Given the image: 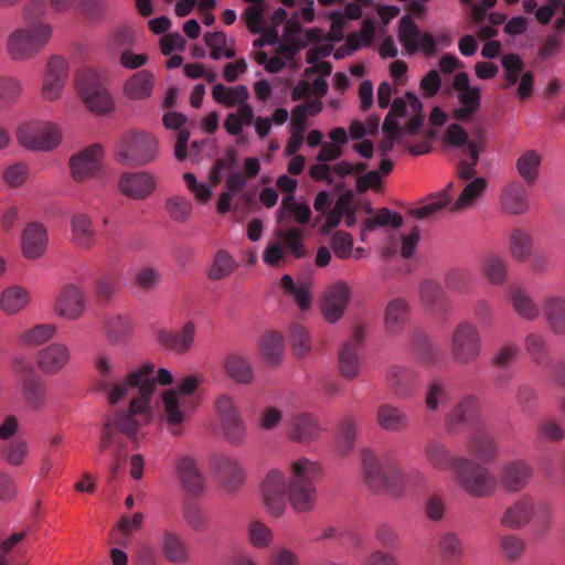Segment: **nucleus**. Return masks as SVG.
Listing matches in <instances>:
<instances>
[{
  "mask_svg": "<svg viewBox=\"0 0 565 565\" xmlns=\"http://www.w3.org/2000/svg\"><path fill=\"white\" fill-rule=\"evenodd\" d=\"M321 475L317 461L306 457L298 458L289 465V478L278 469L269 470L262 482L264 505L273 516H280L289 501L298 512H309L315 508L317 499L316 482Z\"/></svg>",
  "mask_w": 565,
  "mask_h": 565,
  "instance_id": "1",
  "label": "nucleus"
},
{
  "mask_svg": "<svg viewBox=\"0 0 565 565\" xmlns=\"http://www.w3.org/2000/svg\"><path fill=\"white\" fill-rule=\"evenodd\" d=\"M95 369L98 374L97 388L108 393L107 399L110 405H115L124 397L128 396L130 391H137V395L134 396L131 401L141 399L142 396L140 387L142 386L143 380H147L150 384H153L152 392L146 398V405L139 414L147 412L151 396L157 388V383L169 385L173 381L171 372L167 369H159L157 376L154 377L153 364L146 363L139 369L131 371L122 381L114 383L115 365L111 359L106 354H99L96 358Z\"/></svg>",
  "mask_w": 565,
  "mask_h": 565,
  "instance_id": "2",
  "label": "nucleus"
},
{
  "mask_svg": "<svg viewBox=\"0 0 565 565\" xmlns=\"http://www.w3.org/2000/svg\"><path fill=\"white\" fill-rule=\"evenodd\" d=\"M23 25L13 29L6 40V53L12 62L35 58L52 41L54 26L43 19V3L35 1L21 9Z\"/></svg>",
  "mask_w": 565,
  "mask_h": 565,
  "instance_id": "3",
  "label": "nucleus"
},
{
  "mask_svg": "<svg viewBox=\"0 0 565 565\" xmlns=\"http://www.w3.org/2000/svg\"><path fill=\"white\" fill-rule=\"evenodd\" d=\"M363 480L367 488L375 493L401 495L414 486L409 473L405 472L396 459L385 454L380 458L371 449L362 451Z\"/></svg>",
  "mask_w": 565,
  "mask_h": 565,
  "instance_id": "4",
  "label": "nucleus"
},
{
  "mask_svg": "<svg viewBox=\"0 0 565 565\" xmlns=\"http://www.w3.org/2000/svg\"><path fill=\"white\" fill-rule=\"evenodd\" d=\"M152 387L153 384H150L147 380H143L142 386L140 387L142 398L131 401L129 407L126 411L117 409L113 416H107L105 418L100 434L99 452H103L109 447L115 446L114 454L117 460H120L126 456V451L121 446L117 433H121L129 439L136 441L138 422L136 420L135 416L143 409L146 405L145 401L151 394Z\"/></svg>",
  "mask_w": 565,
  "mask_h": 565,
  "instance_id": "5",
  "label": "nucleus"
},
{
  "mask_svg": "<svg viewBox=\"0 0 565 565\" xmlns=\"http://www.w3.org/2000/svg\"><path fill=\"white\" fill-rule=\"evenodd\" d=\"M553 522V504L550 501H536L524 494L510 504L500 518V524L511 530L522 529L532 523L537 536L545 535Z\"/></svg>",
  "mask_w": 565,
  "mask_h": 565,
  "instance_id": "6",
  "label": "nucleus"
},
{
  "mask_svg": "<svg viewBox=\"0 0 565 565\" xmlns=\"http://www.w3.org/2000/svg\"><path fill=\"white\" fill-rule=\"evenodd\" d=\"M200 383V376L188 375L179 382L177 390L163 393L164 416L169 425H180L190 418L191 413L198 406V402L191 395Z\"/></svg>",
  "mask_w": 565,
  "mask_h": 565,
  "instance_id": "7",
  "label": "nucleus"
},
{
  "mask_svg": "<svg viewBox=\"0 0 565 565\" xmlns=\"http://www.w3.org/2000/svg\"><path fill=\"white\" fill-rule=\"evenodd\" d=\"M460 461L454 475L460 489L475 499L492 497L498 489V480L490 469L466 457Z\"/></svg>",
  "mask_w": 565,
  "mask_h": 565,
  "instance_id": "8",
  "label": "nucleus"
},
{
  "mask_svg": "<svg viewBox=\"0 0 565 565\" xmlns=\"http://www.w3.org/2000/svg\"><path fill=\"white\" fill-rule=\"evenodd\" d=\"M158 156L157 138L145 131H135L125 136L116 149L117 160L130 167L151 163Z\"/></svg>",
  "mask_w": 565,
  "mask_h": 565,
  "instance_id": "9",
  "label": "nucleus"
},
{
  "mask_svg": "<svg viewBox=\"0 0 565 565\" xmlns=\"http://www.w3.org/2000/svg\"><path fill=\"white\" fill-rule=\"evenodd\" d=\"M75 87L90 111L104 115L113 110L111 96L94 70L87 67L78 70L75 75Z\"/></svg>",
  "mask_w": 565,
  "mask_h": 565,
  "instance_id": "10",
  "label": "nucleus"
},
{
  "mask_svg": "<svg viewBox=\"0 0 565 565\" xmlns=\"http://www.w3.org/2000/svg\"><path fill=\"white\" fill-rule=\"evenodd\" d=\"M482 339L478 328L469 321H460L454 329L450 352L460 365L475 363L481 355Z\"/></svg>",
  "mask_w": 565,
  "mask_h": 565,
  "instance_id": "11",
  "label": "nucleus"
},
{
  "mask_svg": "<svg viewBox=\"0 0 565 565\" xmlns=\"http://www.w3.org/2000/svg\"><path fill=\"white\" fill-rule=\"evenodd\" d=\"M215 411L223 437L234 446L244 444L247 427L234 398L227 394L218 396Z\"/></svg>",
  "mask_w": 565,
  "mask_h": 565,
  "instance_id": "12",
  "label": "nucleus"
},
{
  "mask_svg": "<svg viewBox=\"0 0 565 565\" xmlns=\"http://www.w3.org/2000/svg\"><path fill=\"white\" fill-rule=\"evenodd\" d=\"M61 131L56 125L49 121H28L17 131L21 146L31 150H50L61 142Z\"/></svg>",
  "mask_w": 565,
  "mask_h": 565,
  "instance_id": "13",
  "label": "nucleus"
},
{
  "mask_svg": "<svg viewBox=\"0 0 565 565\" xmlns=\"http://www.w3.org/2000/svg\"><path fill=\"white\" fill-rule=\"evenodd\" d=\"M104 151L100 145H92L74 154L70 160L72 178L76 182H84L94 178L102 170Z\"/></svg>",
  "mask_w": 565,
  "mask_h": 565,
  "instance_id": "14",
  "label": "nucleus"
},
{
  "mask_svg": "<svg viewBox=\"0 0 565 565\" xmlns=\"http://www.w3.org/2000/svg\"><path fill=\"white\" fill-rule=\"evenodd\" d=\"M67 77L68 63L66 60L58 55H52L47 61L44 72L42 97L49 102L58 99Z\"/></svg>",
  "mask_w": 565,
  "mask_h": 565,
  "instance_id": "15",
  "label": "nucleus"
},
{
  "mask_svg": "<svg viewBox=\"0 0 565 565\" xmlns=\"http://www.w3.org/2000/svg\"><path fill=\"white\" fill-rule=\"evenodd\" d=\"M120 192L137 201L151 196L157 188V178L148 171L125 172L118 180Z\"/></svg>",
  "mask_w": 565,
  "mask_h": 565,
  "instance_id": "16",
  "label": "nucleus"
},
{
  "mask_svg": "<svg viewBox=\"0 0 565 565\" xmlns=\"http://www.w3.org/2000/svg\"><path fill=\"white\" fill-rule=\"evenodd\" d=\"M386 385L398 398L411 397L420 383L418 372L405 365H392L385 376Z\"/></svg>",
  "mask_w": 565,
  "mask_h": 565,
  "instance_id": "17",
  "label": "nucleus"
},
{
  "mask_svg": "<svg viewBox=\"0 0 565 565\" xmlns=\"http://www.w3.org/2000/svg\"><path fill=\"white\" fill-rule=\"evenodd\" d=\"M533 477V468L524 460H512L507 462L500 473L502 487L512 493L522 491Z\"/></svg>",
  "mask_w": 565,
  "mask_h": 565,
  "instance_id": "18",
  "label": "nucleus"
},
{
  "mask_svg": "<svg viewBox=\"0 0 565 565\" xmlns=\"http://www.w3.org/2000/svg\"><path fill=\"white\" fill-rule=\"evenodd\" d=\"M350 296V287L344 281H338L326 290L321 309L329 322H335L342 317Z\"/></svg>",
  "mask_w": 565,
  "mask_h": 565,
  "instance_id": "19",
  "label": "nucleus"
},
{
  "mask_svg": "<svg viewBox=\"0 0 565 565\" xmlns=\"http://www.w3.org/2000/svg\"><path fill=\"white\" fill-rule=\"evenodd\" d=\"M54 310L65 319H78L85 310L84 291L76 285H66L56 299Z\"/></svg>",
  "mask_w": 565,
  "mask_h": 565,
  "instance_id": "20",
  "label": "nucleus"
},
{
  "mask_svg": "<svg viewBox=\"0 0 565 565\" xmlns=\"http://www.w3.org/2000/svg\"><path fill=\"white\" fill-rule=\"evenodd\" d=\"M320 425L317 418L309 413H299L289 420L288 438L300 445H309L318 439Z\"/></svg>",
  "mask_w": 565,
  "mask_h": 565,
  "instance_id": "21",
  "label": "nucleus"
},
{
  "mask_svg": "<svg viewBox=\"0 0 565 565\" xmlns=\"http://www.w3.org/2000/svg\"><path fill=\"white\" fill-rule=\"evenodd\" d=\"M424 456L433 469L441 472L452 470L454 473L458 466L461 465L460 460L465 459L462 456L454 455L445 444L436 439L429 440L426 444Z\"/></svg>",
  "mask_w": 565,
  "mask_h": 565,
  "instance_id": "22",
  "label": "nucleus"
},
{
  "mask_svg": "<svg viewBox=\"0 0 565 565\" xmlns=\"http://www.w3.org/2000/svg\"><path fill=\"white\" fill-rule=\"evenodd\" d=\"M175 471L183 489L192 497H201L205 490V479L195 460L183 456L175 463Z\"/></svg>",
  "mask_w": 565,
  "mask_h": 565,
  "instance_id": "23",
  "label": "nucleus"
},
{
  "mask_svg": "<svg viewBox=\"0 0 565 565\" xmlns=\"http://www.w3.org/2000/svg\"><path fill=\"white\" fill-rule=\"evenodd\" d=\"M22 372L25 373L21 382L23 399L32 411H40L47 402L46 384L39 375L33 373L31 366L23 367Z\"/></svg>",
  "mask_w": 565,
  "mask_h": 565,
  "instance_id": "24",
  "label": "nucleus"
},
{
  "mask_svg": "<svg viewBox=\"0 0 565 565\" xmlns=\"http://www.w3.org/2000/svg\"><path fill=\"white\" fill-rule=\"evenodd\" d=\"M71 352L63 343H52L38 352L36 365L46 375H55L70 362Z\"/></svg>",
  "mask_w": 565,
  "mask_h": 565,
  "instance_id": "25",
  "label": "nucleus"
},
{
  "mask_svg": "<svg viewBox=\"0 0 565 565\" xmlns=\"http://www.w3.org/2000/svg\"><path fill=\"white\" fill-rule=\"evenodd\" d=\"M363 329L355 328L353 335L344 342L339 352V367L341 375L348 380L354 379L359 373V348L363 341Z\"/></svg>",
  "mask_w": 565,
  "mask_h": 565,
  "instance_id": "26",
  "label": "nucleus"
},
{
  "mask_svg": "<svg viewBox=\"0 0 565 565\" xmlns=\"http://www.w3.org/2000/svg\"><path fill=\"white\" fill-rule=\"evenodd\" d=\"M47 233L43 224L31 222L26 224L21 236L22 254L28 259H36L46 250Z\"/></svg>",
  "mask_w": 565,
  "mask_h": 565,
  "instance_id": "27",
  "label": "nucleus"
},
{
  "mask_svg": "<svg viewBox=\"0 0 565 565\" xmlns=\"http://www.w3.org/2000/svg\"><path fill=\"white\" fill-rule=\"evenodd\" d=\"M194 338L195 324L193 321L185 322L178 332L160 330L157 335L158 342L163 348L178 354H184L190 351L194 343Z\"/></svg>",
  "mask_w": 565,
  "mask_h": 565,
  "instance_id": "28",
  "label": "nucleus"
},
{
  "mask_svg": "<svg viewBox=\"0 0 565 565\" xmlns=\"http://www.w3.org/2000/svg\"><path fill=\"white\" fill-rule=\"evenodd\" d=\"M481 403L476 394H465L447 413L446 424L451 428L462 426L478 417Z\"/></svg>",
  "mask_w": 565,
  "mask_h": 565,
  "instance_id": "29",
  "label": "nucleus"
},
{
  "mask_svg": "<svg viewBox=\"0 0 565 565\" xmlns=\"http://www.w3.org/2000/svg\"><path fill=\"white\" fill-rule=\"evenodd\" d=\"M105 337L111 345L126 343L132 333V319L126 313H111L103 320Z\"/></svg>",
  "mask_w": 565,
  "mask_h": 565,
  "instance_id": "30",
  "label": "nucleus"
},
{
  "mask_svg": "<svg viewBox=\"0 0 565 565\" xmlns=\"http://www.w3.org/2000/svg\"><path fill=\"white\" fill-rule=\"evenodd\" d=\"M71 243L79 249H90L96 244V231L92 218L84 213H76L71 222Z\"/></svg>",
  "mask_w": 565,
  "mask_h": 565,
  "instance_id": "31",
  "label": "nucleus"
},
{
  "mask_svg": "<svg viewBox=\"0 0 565 565\" xmlns=\"http://www.w3.org/2000/svg\"><path fill=\"white\" fill-rule=\"evenodd\" d=\"M212 465L226 490L234 491L244 482L243 469L234 458L222 454L215 455Z\"/></svg>",
  "mask_w": 565,
  "mask_h": 565,
  "instance_id": "32",
  "label": "nucleus"
},
{
  "mask_svg": "<svg viewBox=\"0 0 565 565\" xmlns=\"http://www.w3.org/2000/svg\"><path fill=\"white\" fill-rule=\"evenodd\" d=\"M409 321V305L403 298L391 300L385 308L384 326L387 333L396 335L403 332Z\"/></svg>",
  "mask_w": 565,
  "mask_h": 565,
  "instance_id": "33",
  "label": "nucleus"
},
{
  "mask_svg": "<svg viewBox=\"0 0 565 565\" xmlns=\"http://www.w3.org/2000/svg\"><path fill=\"white\" fill-rule=\"evenodd\" d=\"M481 273L489 284L502 286L508 281L510 264L505 256L488 253L481 260Z\"/></svg>",
  "mask_w": 565,
  "mask_h": 565,
  "instance_id": "34",
  "label": "nucleus"
},
{
  "mask_svg": "<svg viewBox=\"0 0 565 565\" xmlns=\"http://www.w3.org/2000/svg\"><path fill=\"white\" fill-rule=\"evenodd\" d=\"M503 210L513 215L524 214L530 209L527 191L520 181L509 183L501 198Z\"/></svg>",
  "mask_w": 565,
  "mask_h": 565,
  "instance_id": "35",
  "label": "nucleus"
},
{
  "mask_svg": "<svg viewBox=\"0 0 565 565\" xmlns=\"http://www.w3.org/2000/svg\"><path fill=\"white\" fill-rule=\"evenodd\" d=\"M547 327L554 335L565 337V297L548 296L543 302Z\"/></svg>",
  "mask_w": 565,
  "mask_h": 565,
  "instance_id": "36",
  "label": "nucleus"
},
{
  "mask_svg": "<svg viewBox=\"0 0 565 565\" xmlns=\"http://www.w3.org/2000/svg\"><path fill=\"white\" fill-rule=\"evenodd\" d=\"M468 452L482 462H491L498 455V445L483 429H477L467 441Z\"/></svg>",
  "mask_w": 565,
  "mask_h": 565,
  "instance_id": "37",
  "label": "nucleus"
},
{
  "mask_svg": "<svg viewBox=\"0 0 565 565\" xmlns=\"http://www.w3.org/2000/svg\"><path fill=\"white\" fill-rule=\"evenodd\" d=\"M226 375L238 384H250L254 381V367L249 359L241 353H230L224 359Z\"/></svg>",
  "mask_w": 565,
  "mask_h": 565,
  "instance_id": "38",
  "label": "nucleus"
},
{
  "mask_svg": "<svg viewBox=\"0 0 565 565\" xmlns=\"http://www.w3.org/2000/svg\"><path fill=\"white\" fill-rule=\"evenodd\" d=\"M437 546L441 558L447 563H459L465 555L463 540L454 530H441L437 536Z\"/></svg>",
  "mask_w": 565,
  "mask_h": 565,
  "instance_id": "39",
  "label": "nucleus"
},
{
  "mask_svg": "<svg viewBox=\"0 0 565 565\" xmlns=\"http://www.w3.org/2000/svg\"><path fill=\"white\" fill-rule=\"evenodd\" d=\"M376 423L379 427L385 431L406 430L411 425L407 414L388 403L381 404L377 407Z\"/></svg>",
  "mask_w": 565,
  "mask_h": 565,
  "instance_id": "40",
  "label": "nucleus"
},
{
  "mask_svg": "<svg viewBox=\"0 0 565 565\" xmlns=\"http://www.w3.org/2000/svg\"><path fill=\"white\" fill-rule=\"evenodd\" d=\"M524 349L530 359L540 367L551 366V350L546 337L541 332H530L524 338Z\"/></svg>",
  "mask_w": 565,
  "mask_h": 565,
  "instance_id": "41",
  "label": "nucleus"
},
{
  "mask_svg": "<svg viewBox=\"0 0 565 565\" xmlns=\"http://www.w3.org/2000/svg\"><path fill=\"white\" fill-rule=\"evenodd\" d=\"M154 86L153 75L146 70L132 74L124 86L125 95L132 100L146 99L151 96Z\"/></svg>",
  "mask_w": 565,
  "mask_h": 565,
  "instance_id": "42",
  "label": "nucleus"
},
{
  "mask_svg": "<svg viewBox=\"0 0 565 565\" xmlns=\"http://www.w3.org/2000/svg\"><path fill=\"white\" fill-rule=\"evenodd\" d=\"M533 248L534 241L529 231L521 227L511 231L509 235V252L515 262H527L532 256Z\"/></svg>",
  "mask_w": 565,
  "mask_h": 565,
  "instance_id": "43",
  "label": "nucleus"
},
{
  "mask_svg": "<svg viewBox=\"0 0 565 565\" xmlns=\"http://www.w3.org/2000/svg\"><path fill=\"white\" fill-rule=\"evenodd\" d=\"M509 301L514 311L523 319L534 321L540 316V309L530 294L522 287L513 286L509 291Z\"/></svg>",
  "mask_w": 565,
  "mask_h": 565,
  "instance_id": "44",
  "label": "nucleus"
},
{
  "mask_svg": "<svg viewBox=\"0 0 565 565\" xmlns=\"http://www.w3.org/2000/svg\"><path fill=\"white\" fill-rule=\"evenodd\" d=\"M275 238L281 244L285 254H290L295 258L307 256L308 252L303 244V231L292 226L285 230H278Z\"/></svg>",
  "mask_w": 565,
  "mask_h": 565,
  "instance_id": "45",
  "label": "nucleus"
},
{
  "mask_svg": "<svg viewBox=\"0 0 565 565\" xmlns=\"http://www.w3.org/2000/svg\"><path fill=\"white\" fill-rule=\"evenodd\" d=\"M254 121V109L250 105H241L236 113H230L224 120V129L227 134L237 137V142L243 143L246 138L243 136V127Z\"/></svg>",
  "mask_w": 565,
  "mask_h": 565,
  "instance_id": "46",
  "label": "nucleus"
},
{
  "mask_svg": "<svg viewBox=\"0 0 565 565\" xmlns=\"http://www.w3.org/2000/svg\"><path fill=\"white\" fill-rule=\"evenodd\" d=\"M212 97L217 103L225 107H234L235 105H248L246 102L249 98V92L245 85H237L235 87H226L223 84H216L212 89Z\"/></svg>",
  "mask_w": 565,
  "mask_h": 565,
  "instance_id": "47",
  "label": "nucleus"
},
{
  "mask_svg": "<svg viewBox=\"0 0 565 565\" xmlns=\"http://www.w3.org/2000/svg\"><path fill=\"white\" fill-rule=\"evenodd\" d=\"M452 188V182L448 183V185L443 189L440 192L433 194L429 196L428 201L419 206H416L409 211V214L416 218H430L439 211H441L445 206H447L451 201L450 189Z\"/></svg>",
  "mask_w": 565,
  "mask_h": 565,
  "instance_id": "48",
  "label": "nucleus"
},
{
  "mask_svg": "<svg viewBox=\"0 0 565 565\" xmlns=\"http://www.w3.org/2000/svg\"><path fill=\"white\" fill-rule=\"evenodd\" d=\"M30 301V295L28 290L21 286L14 285L6 288L0 297L1 310L13 316L24 309Z\"/></svg>",
  "mask_w": 565,
  "mask_h": 565,
  "instance_id": "49",
  "label": "nucleus"
},
{
  "mask_svg": "<svg viewBox=\"0 0 565 565\" xmlns=\"http://www.w3.org/2000/svg\"><path fill=\"white\" fill-rule=\"evenodd\" d=\"M311 209L308 204L299 203L294 194H287L278 210V222H284L286 217L292 216L301 225L309 223L311 218Z\"/></svg>",
  "mask_w": 565,
  "mask_h": 565,
  "instance_id": "50",
  "label": "nucleus"
},
{
  "mask_svg": "<svg viewBox=\"0 0 565 565\" xmlns=\"http://www.w3.org/2000/svg\"><path fill=\"white\" fill-rule=\"evenodd\" d=\"M541 163V154L536 150L529 149L516 159L515 168L526 184H533L537 180Z\"/></svg>",
  "mask_w": 565,
  "mask_h": 565,
  "instance_id": "51",
  "label": "nucleus"
},
{
  "mask_svg": "<svg viewBox=\"0 0 565 565\" xmlns=\"http://www.w3.org/2000/svg\"><path fill=\"white\" fill-rule=\"evenodd\" d=\"M162 552L164 557L177 564H184L189 559V551L181 537L170 531H166L162 536Z\"/></svg>",
  "mask_w": 565,
  "mask_h": 565,
  "instance_id": "52",
  "label": "nucleus"
},
{
  "mask_svg": "<svg viewBox=\"0 0 565 565\" xmlns=\"http://www.w3.org/2000/svg\"><path fill=\"white\" fill-rule=\"evenodd\" d=\"M56 333V327L53 323H41L24 330L18 338V343L24 348L41 345L51 340Z\"/></svg>",
  "mask_w": 565,
  "mask_h": 565,
  "instance_id": "53",
  "label": "nucleus"
},
{
  "mask_svg": "<svg viewBox=\"0 0 565 565\" xmlns=\"http://www.w3.org/2000/svg\"><path fill=\"white\" fill-rule=\"evenodd\" d=\"M521 356L520 345L511 340L502 342L493 352L490 364L499 370H509Z\"/></svg>",
  "mask_w": 565,
  "mask_h": 565,
  "instance_id": "54",
  "label": "nucleus"
},
{
  "mask_svg": "<svg viewBox=\"0 0 565 565\" xmlns=\"http://www.w3.org/2000/svg\"><path fill=\"white\" fill-rule=\"evenodd\" d=\"M487 180L482 177L475 178L466 184L462 192L450 206V211L458 212L469 209L475 201L484 192Z\"/></svg>",
  "mask_w": 565,
  "mask_h": 565,
  "instance_id": "55",
  "label": "nucleus"
},
{
  "mask_svg": "<svg viewBox=\"0 0 565 565\" xmlns=\"http://www.w3.org/2000/svg\"><path fill=\"white\" fill-rule=\"evenodd\" d=\"M260 352L266 363L277 364L284 353V337L276 331L265 334L260 343Z\"/></svg>",
  "mask_w": 565,
  "mask_h": 565,
  "instance_id": "56",
  "label": "nucleus"
},
{
  "mask_svg": "<svg viewBox=\"0 0 565 565\" xmlns=\"http://www.w3.org/2000/svg\"><path fill=\"white\" fill-rule=\"evenodd\" d=\"M449 401L447 384L441 379L431 380L425 393V407L429 412H437L439 407Z\"/></svg>",
  "mask_w": 565,
  "mask_h": 565,
  "instance_id": "57",
  "label": "nucleus"
},
{
  "mask_svg": "<svg viewBox=\"0 0 565 565\" xmlns=\"http://www.w3.org/2000/svg\"><path fill=\"white\" fill-rule=\"evenodd\" d=\"M458 99L461 107L454 110V117L461 121L468 120L480 107V89L473 87L461 92L458 94Z\"/></svg>",
  "mask_w": 565,
  "mask_h": 565,
  "instance_id": "58",
  "label": "nucleus"
},
{
  "mask_svg": "<svg viewBox=\"0 0 565 565\" xmlns=\"http://www.w3.org/2000/svg\"><path fill=\"white\" fill-rule=\"evenodd\" d=\"M237 263L226 250H218L214 255L213 263L207 271L210 280L224 279L236 269Z\"/></svg>",
  "mask_w": 565,
  "mask_h": 565,
  "instance_id": "59",
  "label": "nucleus"
},
{
  "mask_svg": "<svg viewBox=\"0 0 565 565\" xmlns=\"http://www.w3.org/2000/svg\"><path fill=\"white\" fill-rule=\"evenodd\" d=\"M419 295L422 302L433 310L441 308L446 300L441 286L431 279H426L420 284Z\"/></svg>",
  "mask_w": 565,
  "mask_h": 565,
  "instance_id": "60",
  "label": "nucleus"
},
{
  "mask_svg": "<svg viewBox=\"0 0 565 565\" xmlns=\"http://www.w3.org/2000/svg\"><path fill=\"white\" fill-rule=\"evenodd\" d=\"M340 440L338 450L341 455L349 454L358 436V424L352 416H345L339 424Z\"/></svg>",
  "mask_w": 565,
  "mask_h": 565,
  "instance_id": "61",
  "label": "nucleus"
},
{
  "mask_svg": "<svg viewBox=\"0 0 565 565\" xmlns=\"http://www.w3.org/2000/svg\"><path fill=\"white\" fill-rule=\"evenodd\" d=\"M249 543L257 548H266L273 542V531L267 524L259 520H252L247 526Z\"/></svg>",
  "mask_w": 565,
  "mask_h": 565,
  "instance_id": "62",
  "label": "nucleus"
},
{
  "mask_svg": "<svg viewBox=\"0 0 565 565\" xmlns=\"http://www.w3.org/2000/svg\"><path fill=\"white\" fill-rule=\"evenodd\" d=\"M420 31L416 23L409 17H403L398 30V39L408 53L414 54L418 51L416 40Z\"/></svg>",
  "mask_w": 565,
  "mask_h": 565,
  "instance_id": "63",
  "label": "nucleus"
},
{
  "mask_svg": "<svg viewBox=\"0 0 565 565\" xmlns=\"http://www.w3.org/2000/svg\"><path fill=\"white\" fill-rule=\"evenodd\" d=\"M472 282V275L469 269L456 267L450 269L445 277L446 286L456 292L465 294Z\"/></svg>",
  "mask_w": 565,
  "mask_h": 565,
  "instance_id": "64",
  "label": "nucleus"
}]
</instances>
